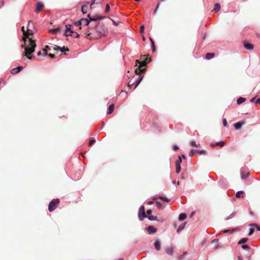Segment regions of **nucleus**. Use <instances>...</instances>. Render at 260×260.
Masks as SVG:
<instances>
[{
    "label": "nucleus",
    "mask_w": 260,
    "mask_h": 260,
    "mask_svg": "<svg viewBox=\"0 0 260 260\" xmlns=\"http://www.w3.org/2000/svg\"><path fill=\"white\" fill-rule=\"evenodd\" d=\"M152 48V52H154L156 51V48L154 45V42H152V43L151 44Z\"/></svg>",
    "instance_id": "45"
},
{
    "label": "nucleus",
    "mask_w": 260,
    "mask_h": 260,
    "mask_svg": "<svg viewBox=\"0 0 260 260\" xmlns=\"http://www.w3.org/2000/svg\"><path fill=\"white\" fill-rule=\"evenodd\" d=\"M143 78V76L139 77V78H138L137 79V81L135 82H136V85H135V88H136L138 86V85L140 83V82H141Z\"/></svg>",
    "instance_id": "25"
},
{
    "label": "nucleus",
    "mask_w": 260,
    "mask_h": 260,
    "mask_svg": "<svg viewBox=\"0 0 260 260\" xmlns=\"http://www.w3.org/2000/svg\"><path fill=\"white\" fill-rule=\"evenodd\" d=\"M44 7V5L42 2H37V5H36V9L35 10V12L37 13H40L43 9Z\"/></svg>",
    "instance_id": "7"
},
{
    "label": "nucleus",
    "mask_w": 260,
    "mask_h": 260,
    "mask_svg": "<svg viewBox=\"0 0 260 260\" xmlns=\"http://www.w3.org/2000/svg\"><path fill=\"white\" fill-rule=\"evenodd\" d=\"M120 95L125 99L127 97V93L125 91L122 90L120 93Z\"/></svg>",
    "instance_id": "28"
},
{
    "label": "nucleus",
    "mask_w": 260,
    "mask_h": 260,
    "mask_svg": "<svg viewBox=\"0 0 260 260\" xmlns=\"http://www.w3.org/2000/svg\"><path fill=\"white\" fill-rule=\"evenodd\" d=\"M197 151V150H194L193 149H191L189 153V156L190 157H192L194 155L195 152Z\"/></svg>",
    "instance_id": "35"
},
{
    "label": "nucleus",
    "mask_w": 260,
    "mask_h": 260,
    "mask_svg": "<svg viewBox=\"0 0 260 260\" xmlns=\"http://www.w3.org/2000/svg\"><path fill=\"white\" fill-rule=\"evenodd\" d=\"M147 229L149 234L154 233L156 232V229L153 226L150 225L147 228Z\"/></svg>",
    "instance_id": "11"
},
{
    "label": "nucleus",
    "mask_w": 260,
    "mask_h": 260,
    "mask_svg": "<svg viewBox=\"0 0 260 260\" xmlns=\"http://www.w3.org/2000/svg\"><path fill=\"white\" fill-rule=\"evenodd\" d=\"M158 198L166 202H169L170 201V200L168 198L162 196H159Z\"/></svg>",
    "instance_id": "30"
},
{
    "label": "nucleus",
    "mask_w": 260,
    "mask_h": 260,
    "mask_svg": "<svg viewBox=\"0 0 260 260\" xmlns=\"http://www.w3.org/2000/svg\"><path fill=\"white\" fill-rule=\"evenodd\" d=\"M250 225H251V226H253H253H255L256 227V230H257V231H260V226H258V225H256V224H250Z\"/></svg>",
    "instance_id": "51"
},
{
    "label": "nucleus",
    "mask_w": 260,
    "mask_h": 260,
    "mask_svg": "<svg viewBox=\"0 0 260 260\" xmlns=\"http://www.w3.org/2000/svg\"><path fill=\"white\" fill-rule=\"evenodd\" d=\"M246 101V99L244 98L240 97L237 100V103L238 105L241 104Z\"/></svg>",
    "instance_id": "21"
},
{
    "label": "nucleus",
    "mask_w": 260,
    "mask_h": 260,
    "mask_svg": "<svg viewBox=\"0 0 260 260\" xmlns=\"http://www.w3.org/2000/svg\"><path fill=\"white\" fill-rule=\"evenodd\" d=\"M66 30L65 31L64 36L69 37L72 36L71 34H74V31L72 30V25L71 24L66 25Z\"/></svg>",
    "instance_id": "4"
},
{
    "label": "nucleus",
    "mask_w": 260,
    "mask_h": 260,
    "mask_svg": "<svg viewBox=\"0 0 260 260\" xmlns=\"http://www.w3.org/2000/svg\"><path fill=\"white\" fill-rule=\"evenodd\" d=\"M245 123L246 122L245 121H239L235 123L234 125L236 129H239L243 124H245Z\"/></svg>",
    "instance_id": "9"
},
{
    "label": "nucleus",
    "mask_w": 260,
    "mask_h": 260,
    "mask_svg": "<svg viewBox=\"0 0 260 260\" xmlns=\"http://www.w3.org/2000/svg\"><path fill=\"white\" fill-rule=\"evenodd\" d=\"M59 50H60L62 52H63L65 51H69V49L68 48H66L64 47H63L62 48L61 47V49H59Z\"/></svg>",
    "instance_id": "46"
},
{
    "label": "nucleus",
    "mask_w": 260,
    "mask_h": 260,
    "mask_svg": "<svg viewBox=\"0 0 260 260\" xmlns=\"http://www.w3.org/2000/svg\"><path fill=\"white\" fill-rule=\"evenodd\" d=\"M148 218L150 220H158L157 217L155 216L150 215L148 217Z\"/></svg>",
    "instance_id": "31"
},
{
    "label": "nucleus",
    "mask_w": 260,
    "mask_h": 260,
    "mask_svg": "<svg viewBox=\"0 0 260 260\" xmlns=\"http://www.w3.org/2000/svg\"><path fill=\"white\" fill-rule=\"evenodd\" d=\"M242 248L243 249H249L250 248L249 246L248 245H243L242 246Z\"/></svg>",
    "instance_id": "53"
},
{
    "label": "nucleus",
    "mask_w": 260,
    "mask_h": 260,
    "mask_svg": "<svg viewBox=\"0 0 260 260\" xmlns=\"http://www.w3.org/2000/svg\"><path fill=\"white\" fill-rule=\"evenodd\" d=\"M186 218V215L185 213H181L179 216V219L180 221L184 220Z\"/></svg>",
    "instance_id": "23"
},
{
    "label": "nucleus",
    "mask_w": 260,
    "mask_h": 260,
    "mask_svg": "<svg viewBox=\"0 0 260 260\" xmlns=\"http://www.w3.org/2000/svg\"><path fill=\"white\" fill-rule=\"evenodd\" d=\"M181 156V158H182H182H186L185 156L184 155H183V154H182V155L181 156Z\"/></svg>",
    "instance_id": "63"
},
{
    "label": "nucleus",
    "mask_w": 260,
    "mask_h": 260,
    "mask_svg": "<svg viewBox=\"0 0 260 260\" xmlns=\"http://www.w3.org/2000/svg\"><path fill=\"white\" fill-rule=\"evenodd\" d=\"M95 142V141L93 138H91L89 142V146H91L92 144H93Z\"/></svg>",
    "instance_id": "37"
},
{
    "label": "nucleus",
    "mask_w": 260,
    "mask_h": 260,
    "mask_svg": "<svg viewBox=\"0 0 260 260\" xmlns=\"http://www.w3.org/2000/svg\"><path fill=\"white\" fill-rule=\"evenodd\" d=\"M136 82L134 81H130L128 83V87L129 88H131L132 86Z\"/></svg>",
    "instance_id": "42"
},
{
    "label": "nucleus",
    "mask_w": 260,
    "mask_h": 260,
    "mask_svg": "<svg viewBox=\"0 0 260 260\" xmlns=\"http://www.w3.org/2000/svg\"><path fill=\"white\" fill-rule=\"evenodd\" d=\"M255 99V98H252L251 100H250V102H253L254 101Z\"/></svg>",
    "instance_id": "61"
},
{
    "label": "nucleus",
    "mask_w": 260,
    "mask_h": 260,
    "mask_svg": "<svg viewBox=\"0 0 260 260\" xmlns=\"http://www.w3.org/2000/svg\"><path fill=\"white\" fill-rule=\"evenodd\" d=\"M181 171L180 165L176 164V172L177 173H179Z\"/></svg>",
    "instance_id": "32"
},
{
    "label": "nucleus",
    "mask_w": 260,
    "mask_h": 260,
    "mask_svg": "<svg viewBox=\"0 0 260 260\" xmlns=\"http://www.w3.org/2000/svg\"><path fill=\"white\" fill-rule=\"evenodd\" d=\"M255 103L260 104V98L257 99Z\"/></svg>",
    "instance_id": "59"
},
{
    "label": "nucleus",
    "mask_w": 260,
    "mask_h": 260,
    "mask_svg": "<svg viewBox=\"0 0 260 260\" xmlns=\"http://www.w3.org/2000/svg\"><path fill=\"white\" fill-rule=\"evenodd\" d=\"M60 30V28L59 27H57L56 28L52 29L49 30V32L52 34H56L58 31H59Z\"/></svg>",
    "instance_id": "27"
},
{
    "label": "nucleus",
    "mask_w": 260,
    "mask_h": 260,
    "mask_svg": "<svg viewBox=\"0 0 260 260\" xmlns=\"http://www.w3.org/2000/svg\"><path fill=\"white\" fill-rule=\"evenodd\" d=\"M181 162H182V159L181 158V156H179L178 159L176 162V164L180 165Z\"/></svg>",
    "instance_id": "44"
},
{
    "label": "nucleus",
    "mask_w": 260,
    "mask_h": 260,
    "mask_svg": "<svg viewBox=\"0 0 260 260\" xmlns=\"http://www.w3.org/2000/svg\"><path fill=\"white\" fill-rule=\"evenodd\" d=\"M51 49L50 47H49L48 46H46L43 49V51H44V53H43V55L44 56H46L48 55L47 54V51L48 50H51Z\"/></svg>",
    "instance_id": "19"
},
{
    "label": "nucleus",
    "mask_w": 260,
    "mask_h": 260,
    "mask_svg": "<svg viewBox=\"0 0 260 260\" xmlns=\"http://www.w3.org/2000/svg\"><path fill=\"white\" fill-rule=\"evenodd\" d=\"M111 20L113 22V24L115 25V26L118 25L121 23V22L119 21H115L113 19H111Z\"/></svg>",
    "instance_id": "40"
},
{
    "label": "nucleus",
    "mask_w": 260,
    "mask_h": 260,
    "mask_svg": "<svg viewBox=\"0 0 260 260\" xmlns=\"http://www.w3.org/2000/svg\"><path fill=\"white\" fill-rule=\"evenodd\" d=\"M49 56H50L51 58H54V55L53 54H52V53H49V54H48Z\"/></svg>",
    "instance_id": "58"
},
{
    "label": "nucleus",
    "mask_w": 260,
    "mask_h": 260,
    "mask_svg": "<svg viewBox=\"0 0 260 260\" xmlns=\"http://www.w3.org/2000/svg\"><path fill=\"white\" fill-rule=\"evenodd\" d=\"M156 205L158 209H162V205L161 204V203H160L159 202L156 201Z\"/></svg>",
    "instance_id": "34"
},
{
    "label": "nucleus",
    "mask_w": 260,
    "mask_h": 260,
    "mask_svg": "<svg viewBox=\"0 0 260 260\" xmlns=\"http://www.w3.org/2000/svg\"><path fill=\"white\" fill-rule=\"evenodd\" d=\"M244 48L247 50H252L254 48V46L252 44L248 43H245L244 44Z\"/></svg>",
    "instance_id": "10"
},
{
    "label": "nucleus",
    "mask_w": 260,
    "mask_h": 260,
    "mask_svg": "<svg viewBox=\"0 0 260 260\" xmlns=\"http://www.w3.org/2000/svg\"><path fill=\"white\" fill-rule=\"evenodd\" d=\"M215 56V54L214 53H207L206 54L205 58L207 59H210L213 58Z\"/></svg>",
    "instance_id": "16"
},
{
    "label": "nucleus",
    "mask_w": 260,
    "mask_h": 260,
    "mask_svg": "<svg viewBox=\"0 0 260 260\" xmlns=\"http://www.w3.org/2000/svg\"><path fill=\"white\" fill-rule=\"evenodd\" d=\"M218 239H214V240H213L211 241V243L212 244H216V245L214 247V249H218V248L221 247V246L218 244Z\"/></svg>",
    "instance_id": "13"
},
{
    "label": "nucleus",
    "mask_w": 260,
    "mask_h": 260,
    "mask_svg": "<svg viewBox=\"0 0 260 260\" xmlns=\"http://www.w3.org/2000/svg\"><path fill=\"white\" fill-rule=\"evenodd\" d=\"M220 5L218 3H216L215 5V7H214V9L213 11H214V12L217 13L220 10Z\"/></svg>",
    "instance_id": "22"
},
{
    "label": "nucleus",
    "mask_w": 260,
    "mask_h": 260,
    "mask_svg": "<svg viewBox=\"0 0 260 260\" xmlns=\"http://www.w3.org/2000/svg\"><path fill=\"white\" fill-rule=\"evenodd\" d=\"M52 47V49L54 51H58L61 49V47L57 46H54Z\"/></svg>",
    "instance_id": "39"
},
{
    "label": "nucleus",
    "mask_w": 260,
    "mask_h": 260,
    "mask_svg": "<svg viewBox=\"0 0 260 260\" xmlns=\"http://www.w3.org/2000/svg\"><path fill=\"white\" fill-rule=\"evenodd\" d=\"M160 5V3H158L157 4V6L156 7L154 11V12H153L154 14H155V15L156 14L157 11V10H158V9L159 8Z\"/></svg>",
    "instance_id": "36"
},
{
    "label": "nucleus",
    "mask_w": 260,
    "mask_h": 260,
    "mask_svg": "<svg viewBox=\"0 0 260 260\" xmlns=\"http://www.w3.org/2000/svg\"><path fill=\"white\" fill-rule=\"evenodd\" d=\"M21 30L24 36L22 38V40L25 45L24 47V55L29 59H34L35 57L32 55V53L34 52L35 50L36 43L34 40L28 37L30 35L32 34L31 30H30L29 28H27V31H25L24 26L21 27Z\"/></svg>",
    "instance_id": "1"
},
{
    "label": "nucleus",
    "mask_w": 260,
    "mask_h": 260,
    "mask_svg": "<svg viewBox=\"0 0 260 260\" xmlns=\"http://www.w3.org/2000/svg\"><path fill=\"white\" fill-rule=\"evenodd\" d=\"M147 213L148 215H149V216L150 215H151V213H152V210H150V209H149L147 211Z\"/></svg>",
    "instance_id": "56"
},
{
    "label": "nucleus",
    "mask_w": 260,
    "mask_h": 260,
    "mask_svg": "<svg viewBox=\"0 0 260 260\" xmlns=\"http://www.w3.org/2000/svg\"><path fill=\"white\" fill-rule=\"evenodd\" d=\"M95 0H92V3L90 5V9H92L94 8V4L95 3Z\"/></svg>",
    "instance_id": "50"
},
{
    "label": "nucleus",
    "mask_w": 260,
    "mask_h": 260,
    "mask_svg": "<svg viewBox=\"0 0 260 260\" xmlns=\"http://www.w3.org/2000/svg\"><path fill=\"white\" fill-rule=\"evenodd\" d=\"M153 201H149V202H148V204L149 205H151V204H153Z\"/></svg>",
    "instance_id": "62"
},
{
    "label": "nucleus",
    "mask_w": 260,
    "mask_h": 260,
    "mask_svg": "<svg viewBox=\"0 0 260 260\" xmlns=\"http://www.w3.org/2000/svg\"><path fill=\"white\" fill-rule=\"evenodd\" d=\"M178 149H179V147H178L177 145H174V146H173V149H174L175 151L177 150Z\"/></svg>",
    "instance_id": "57"
},
{
    "label": "nucleus",
    "mask_w": 260,
    "mask_h": 260,
    "mask_svg": "<svg viewBox=\"0 0 260 260\" xmlns=\"http://www.w3.org/2000/svg\"><path fill=\"white\" fill-rule=\"evenodd\" d=\"M144 26L143 25H141L140 26V32L141 34H142L144 32Z\"/></svg>",
    "instance_id": "47"
},
{
    "label": "nucleus",
    "mask_w": 260,
    "mask_h": 260,
    "mask_svg": "<svg viewBox=\"0 0 260 260\" xmlns=\"http://www.w3.org/2000/svg\"><path fill=\"white\" fill-rule=\"evenodd\" d=\"M74 24H75V25H76L77 26H80V25H82L80 20L75 22L74 23Z\"/></svg>",
    "instance_id": "49"
},
{
    "label": "nucleus",
    "mask_w": 260,
    "mask_h": 260,
    "mask_svg": "<svg viewBox=\"0 0 260 260\" xmlns=\"http://www.w3.org/2000/svg\"><path fill=\"white\" fill-rule=\"evenodd\" d=\"M82 25H88L90 23V20L86 18H83L80 20Z\"/></svg>",
    "instance_id": "12"
},
{
    "label": "nucleus",
    "mask_w": 260,
    "mask_h": 260,
    "mask_svg": "<svg viewBox=\"0 0 260 260\" xmlns=\"http://www.w3.org/2000/svg\"><path fill=\"white\" fill-rule=\"evenodd\" d=\"M100 26H97L96 27V30L97 31L99 32L101 35H105V34L107 32V28H104L102 31H101L100 30Z\"/></svg>",
    "instance_id": "15"
},
{
    "label": "nucleus",
    "mask_w": 260,
    "mask_h": 260,
    "mask_svg": "<svg viewBox=\"0 0 260 260\" xmlns=\"http://www.w3.org/2000/svg\"><path fill=\"white\" fill-rule=\"evenodd\" d=\"M60 201L58 199H53L49 204L48 210L50 212L54 211L59 205Z\"/></svg>",
    "instance_id": "3"
},
{
    "label": "nucleus",
    "mask_w": 260,
    "mask_h": 260,
    "mask_svg": "<svg viewBox=\"0 0 260 260\" xmlns=\"http://www.w3.org/2000/svg\"><path fill=\"white\" fill-rule=\"evenodd\" d=\"M87 17L90 21H96L98 20L102 19H103L105 18V16H100L98 15H96L94 16H91V14H88L87 15Z\"/></svg>",
    "instance_id": "6"
},
{
    "label": "nucleus",
    "mask_w": 260,
    "mask_h": 260,
    "mask_svg": "<svg viewBox=\"0 0 260 260\" xmlns=\"http://www.w3.org/2000/svg\"><path fill=\"white\" fill-rule=\"evenodd\" d=\"M254 232V229L253 228H250L248 235L251 236L252 234H253Z\"/></svg>",
    "instance_id": "48"
},
{
    "label": "nucleus",
    "mask_w": 260,
    "mask_h": 260,
    "mask_svg": "<svg viewBox=\"0 0 260 260\" xmlns=\"http://www.w3.org/2000/svg\"><path fill=\"white\" fill-rule=\"evenodd\" d=\"M41 54H42V52H41V51H38V53H37V55H38V56H40V55H41Z\"/></svg>",
    "instance_id": "60"
},
{
    "label": "nucleus",
    "mask_w": 260,
    "mask_h": 260,
    "mask_svg": "<svg viewBox=\"0 0 260 260\" xmlns=\"http://www.w3.org/2000/svg\"><path fill=\"white\" fill-rule=\"evenodd\" d=\"M150 60L151 59L148 58V57L145 58V60L142 61H140L139 60H136L135 65L136 68L135 70L136 74L137 75H139L140 73L145 72L146 71L145 67Z\"/></svg>",
    "instance_id": "2"
},
{
    "label": "nucleus",
    "mask_w": 260,
    "mask_h": 260,
    "mask_svg": "<svg viewBox=\"0 0 260 260\" xmlns=\"http://www.w3.org/2000/svg\"><path fill=\"white\" fill-rule=\"evenodd\" d=\"M31 24H32V21H29L28 22L27 28H29V27L30 26V25H31Z\"/></svg>",
    "instance_id": "55"
},
{
    "label": "nucleus",
    "mask_w": 260,
    "mask_h": 260,
    "mask_svg": "<svg viewBox=\"0 0 260 260\" xmlns=\"http://www.w3.org/2000/svg\"><path fill=\"white\" fill-rule=\"evenodd\" d=\"M23 69V67L22 66H19L17 68L13 69L11 73L12 74H16L18 73L22 69Z\"/></svg>",
    "instance_id": "8"
},
{
    "label": "nucleus",
    "mask_w": 260,
    "mask_h": 260,
    "mask_svg": "<svg viewBox=\"0 0 260 260\" xmlns=\"http://www.w3.org/2000/svg\"><path fill=\"white\" fill-rule=\"evenodd\" d=\"M197 151L199 152L200 154H205L206 152L205 150H197Z\"/></svg>",
    "instance_id": "54"
},
{
    "label": "nucleus",
    "mask_w": 260,
    "mask_h": 260,
    "mask_svg": "<svg viewBox=\"0 0 260 260\" xmlns=\"http://www.w3.org/2000/svg\"><path fill=\"white\" fill-rule=\"evenodd\" d=\"M114 106L113 104H112L110 106H109V107L108 108V114H109L112 113L114 111Z\"/></svg>",
    "instance_id": "24"
},
{
    "label": "nucleus",
    "mask_w": 260,
    "mask_h": 260,
    "mask_svg": "<svg viewBox=\"0 0 260 260\" xmlns=\"http://www.w3.org/2000/svg\"><path fill=\"white\" fill-rule=\"evenodd\" d=\"M155 248L157 250H159L160 249V242L159 241H156L154 243Z\"/></svg>",
    "instance_id": "17"
},
{
    "label": "nucleus",
    "mask_w": 260,
    "mask_h": 260,
    "mask_svg": "<svg viewBox=\"0 0 260 260\" xmlns=\"http://www.w3.org/2000/svg\"><path fill=\"white\" fill-rule=\"evenodd\" d=\"M147 217V216L145 212V207L144 206H142L139 209V217L140 219L142 220L143 218Z\"/></svg>",
    "instance_id": "5"
},
{
    "label": "nucleus",
    "mask_w": 260,
    "mask_h": 260,
    "mask_svg": "<svg viewBox=\"0 0 260 260\" xmlns=\"http://www.w3.org/2000/svg\"><path fill=\"white\" fill-rule=\"evenodd\" d=\"M244 192L243 191H239L236 194V197L238 198H244Z\"/></svg>",
    "instance_id": "18"
},
{
    "label": "nucleus",
    "mask_w": 260,
    "mask_h": 260,
    "mask_svg": "<svg viewBox=\"0 0 260 260\" xmlns=\"http://www.w3.org/2000/svg\"><path fill=\"white\" fill-rule=\"evenodd\" d=\"M224 145H225L224 142L221 141V142H217V143H215V144H211V147H214V146L215 145H216V146H219L220 147H223V146H224Z\"/></svg>",
    "instance_id": "20"
},
{
    "label": "nucleus",
    "mask_w": 260,
    "mask_h": 260,
    "mask_svg": "<svg viewBox=\"0 0 260 260\" xmlns=\"http://www.w3.org/2000/svg\"><path fill=\"white\" fill-rule=\"evenodd\" d=\"M110 6L108 4H107L106 6L105 12L106 13H108L109 11H110Z\"/></svg>",
    "instance_id": "43"
},
{
    "label": "nucleus",
    "mask_w": 260,
    "mask_h": 260,
    "mask_svg": "<svg viewBox=\"0 0 260 260\" xmlns=\"http://www.w3.org/2000/svg\"><path fill=\"white\" fill-rule=\"evenodd\" d=\"M185 224H186V223H184L183 224V225L179 226V228H178L177 230V232L178 233H179L180 231H181L182 230H183L184 228V226H185Z\"/></svg>",
    "instance_id": "33"
},
{
    "label": "nucleus",
    "mask_w": 260,
    "mask_h": 260,
    "mask_svg": "<svg viewBox=\"0 0 260 260\" xmlns=\"http://www.w3.org/2000/svg\"><path fill=\"white\" fill-rule=\"evenodd\" d=\"M166 252L168 254L172 255L173 254V252H174L173 247H168L166 249Z\"/></svg>",
    "instance_id": "14"
},
{
    "label": "nucleus",
    "mask_w": 260,
    "mask_h": 260,
    "mask_svg": "<svg viewBox=\"0 0 260 260\" xmlns=\"http://www.w3.org/2000/svg\"><path fill=\"white\" fill-rule=\"evenodd\" d=\"M71 34L72 35V36H71L73 37L76 38H79L80 37V35L76 32H74V34Z\"/></svg>",
    "instance_id": "41"
},
{
    "label": "nucleus",
    "mask_w": 260,
    "mask_h": 260,
    "mask_svg": "<svg viewBox=\"0 0 260 260\" xmlns=\"http://www.w3.org/2000/svg\"><path fill=\"white\" fill-rule=\"evenodd\" d=\"M149 39H150V40L151 41V43L152 44V42H154L153 40L151 38H150Z\"/></svg>",
    "instance_id": "64"
},
{
    "label": "nucleus",
    "mask_w": 260,
    "mask_h": 260,
    "mask_svg": "<svg viewBox=\"0 0 260 260\" xmlns=\"http://www.w3.org/2000/svg\"><path fill=\"white\" fill-rule=\"evenodd\" d=\"M190 144H191V146L196 147H198L200 145L199 144L197 145L196 144V142L195 141H191L190 142Z\"/></svg>",
    "instance_id": "38"
},
{
    "label": "nucleus",
    "mask_w": 260,
    "mask_h": 260,
    "mask_svg": "<svg viewBox=\"0 0 260 260\" xmlns=\"http://www.w3.org/2000/svg\"><path fill=\"white\" fill-rule=\"evenodd\" d=\"M223 124L224 126H227L228 125V122H227V121L226 120V119H223Z\"/></svg>",
    "instance_id": "52"
},
{
    "label": "nucleus",
    "mask_w": 260,
    "mask_h": 260,
    "mask_svg": "<svg viewBox=\"0 0 260 260\" xmlns=\"http://www.w3.org/2000/svg\"><path fill=\"white\" fill-rule=\"evenodd\" d=\"M248 238H242L238 242V244H242L245 243L248 241Z\"/></svg>",
    "instance_id": "29"
},
{
    "label": "nucleus",
    "mask_w": 260,
    "mask_h": 260,
    "mask_svg": "<svg viewBox=\"0 0 260 260\" xmlns=\"http://www.w3.org/2000/svg\"><path fill=\"white\" fill-rule=\"evenodd\" d=\"M88 6L87 5H83L81 9V11L83 14H86L87 12Z\"/></svg>",
    "instance_id": "26"
}]
</instances>
